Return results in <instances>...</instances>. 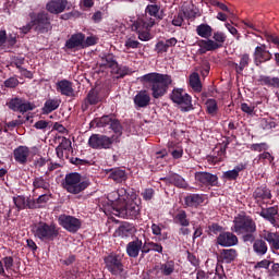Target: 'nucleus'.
<instances>
[{
    "instance_id": "obj_1",
    "label": "nucleus",
    "mask_w": 279,
    "mask_h": 279,
    "mask_svg": "<svg viewBox=\"0 0 279 279\" xmlns=\"http://www.w3.org/2000/svg\"><path fill=\"white\" fill-rule=\"evenodd\" d=\"M233 231L241 234L243 243H252L255 256H265L269 252V245L263 238H256V221L250 216H240L233 220Z\"/></svg>"
},
{
    "instance_id": "obj_2",
    "label": "nucleus",
    "mask_w": 279,
    "mask_h": 279,
    "mask_svg": "<svg viewBox=\"0 0 279 279\" xmlns=\"http://www.w3.org/2000/svg\"><path fill=\"white\" fill-rule=\"evenodd\" d=\"M98 128H110L116 135L92 134L88 138V146L92 149H111L113 143H121L123 125L112 116H102L95 120Z\"/></svg>"
},
{
    "instance_id": "obj_3",
    "label": "nucleus",
    "mask_w": 279,
    "mask_h": 279,
    "mask_svg": "<svg viewBox=\"0 0 279 279\" xmlns=\"http://www.w3.org/2000/svg\"><path fill=\"white\" fill-rule=\"evenodd\" d=\"M142 84H149L151 90V97L154 99H160L167 95L169 86L173 83L171 75L160 74L158 72H151L140 77Z\"/></svg>"
},
{
    "instance_id": "obj_4",
    "label": "nucleus",
    "mask_w": 279,
    "mask_h": 279,
    "mask_svg": "<svg viewBox=\"0 0 279 279\" xmlns=\"http://www.w3.org/2000/svg\"><path fill=\"white\" fill-rule=\"evenodd\" d=\"M31 232L35 239L41 243H51L57 236H60V229L56 223L39 221L31 226Z\"/></svg>"
},
{
    "instance_id": "obj_5",
    "label": "nucleus",
    "mask_w": 279,
    "mask_h": 279,
    "mask_svg": "<svg viewBox=\"0 0 279 279\" xmlns=\"http://www.w3.org/2000/svg\"><path fill=\"white\" fill-rule=\"evenodd\" d=\"M62 186L66 193L80 195V193H84V190L90 186V181L88 179H82V174L78 172H70L65 174Z\"/></svg>"
},
{
    "instance_id": "obj_6",
    "label": "nucleus",
    "mask_w": 279,
    "mask_h": 279,
    "mask_svg": "<svg viewBox=\"0 0 279 279\" xmlns=\"http://www.w3.org/2000/svg\"><path fill=\"white\" fill-rule=\"evenodd\" d=\"M113 215L121 219H138L141 217V205L135 201L117 203L111 206Z\"/></svg>"
},
{
    "instance_id": "obj_7",
    "label": "nucleus",
    "mask_w": 279,
    "mask_h": 279,
    "mask_svg": "<svg viewBox=\"0 0 279 279\" xmlns=\"http://www.w3.org/2000/svg\"><path fill=\"white\" fill-rule=\"evenodd\" d=\"M213 39H199L197 41V46L199 47L198 53L204 56V53H208V51H217V49H221L228 38L226 33L223 32H215L211 34Z\"/></svg>"
},
{
    "instance_id": "obj_8",
    "label": "nucleus",
    "mask_w": 279,
    "mask_h": 279,
    "mask_svg": "<svg viewBox=\"0 0 279 279\" xmlns=\"http://www.w3.org/2000/svg\"><path fill=\"white\" fill-rule=\"evenodd\" d=\"M33 26L34 32H37V34H49L51 29H53V25H51V17L49 16V13L41 11V12H31L28 14Z\"/></svg>"
},
{
    "instance_id": "obj_9",
    "label": "nucleus",
    "mask_w": 279,
    "mask_h": 279,
    "mask_svg": "<svg viewBox=\"0 0 279 279\" xmlns=\"http://www.w3.org/2000/svg\"><path fill=\"white\" fill-rule=\"evenodd\" d=\"M105 267L111 276H121L123 269V254L110 253L104 258Z\"/></svg>"
},
{
    "instance_id": "obj_10",
    "label": "nucleus",
    "mask_w": 279,
    "mask_h": 279,
    "mask_svg": "<svg viewBox=\"0 0 279 279\" xmlns=\"http://www.w3.org/2000/svg\"><path fill=\"white\" fill-rule=\"evenodd\" d=\"M173 104L181 106L182 112H191L193 110V98L182 88H174L170 94Z\"/></svg>"
},
{
    "instance_id": "obj_11",
    "label": "nucleus",
    "mask_w": 279,
    "mask_h": 279,
    "mask_svg": "<svg viewBox=\"0 0 279 279\" xmlns=\"http://www.w3.org/2000/svg\"><path fill=\"white\" fill-rule=\"evenodd\" d=\"M58 223L63 228V230H66L68 232H71L72 234H75V232H78L82 228V220L78 218H75L74 216L61 214L58 217Z\"/></svg>"
},
{
    "instance_id": "obj_12",
    "label": "nucleus",
    "mask_w": 279,
    "mask_h": 279,
    "mask_svg": "<svg viewBox=\"0 0 279 279\" xmlns=\"http://www.w3.org/2000/svg\"><path fill=\"white\" fill-rule=\"evenodd\" d=\"M274 58V54L269 50H267V45L260 44L257 46L253 53V60L255 66H262L265 62H269Z\"/></svg>"
},
{
    "instance_id": "obj_13",
    "label": "nucleus",
    "mask_w": 279,
    "mask_h": 279,
    "mask_svg": "<svg viewBox=\"0 0 279 279\" xmlns=\"http://www.w3.org/2000/svg\"><path fill=\"white\" fill-rule=\"evenodd\" d=\"M196 182L201 184V186L215 187L219 186V177L217 174H213L206 171L195 172L194 175Z\"/></svg>"
},
{
    "instance_id": "obj_14",
    "label": "nucleus",
    "mask_w": 279,
    "mask_h": 279,
    "mask_svg": "<svg viewBox=\"0 0 279 279\" xmlns=\"http://www.w3.org/2000/svg\"><path fill=\"white\" fill-rule=\"evenodd\" d=\"M99 104H101V96L99 95V90L92 88L84 98L81 105V110L86 112L89 110L90 106H97Z\"/></svg>"
},
{
    "instance_id": "obj_15",
    "label": "nucleus",
    "mask_w": 279,
    "mask_h": 279,
    "mask_svg": "<svg viewBox=\"0 0 279 279\" xmlns=\"http://www.w3.org/2000/svg\"><path fill=\"white\" fill-rule=\"evenodd\" d=\"M216 243L221 247H234V245H239V238L230 231H222L217 236Z\"/></svg>"
},
{
    "instance_id": "obj_16",
    "label": "nucleus",
    "mask_w": 279,
    "mask_h": 279,
    "mask_svg": "<svg viewBox=\"0 0 279 279\" xmlns=\"http://www.w3.org/2000/svg\"><path fill=\"white\" fill-rule=\"evenodd\" d=\"M108 180H112L116 184H123L128 182V171L121 168H110L105 170Z\"/></svg>"
},
{
    "instance_id": "obj_17",
    "label": "nucleus",
    "mask_w": 279,
    "mask_h": 279,
    "mask_svg": "<svg viewBox=\"0 0 279 279\" xmlns=\"http://www.w3.org/2000/svg\"><path fill=\"white\" fill-rule=\"evenodd\" d=\"M145 14L149 21H154V25L160 23L165 19V12L158 4H148L145 9Z\"/></svg>"
},
{
    "instance_id": "obj_18",
    "label": "nucleus",
    "mask_w": 279,
    "mask_h": 279,
    "mask_svg": "<svg viewBox=\"0 0 279 279\" xmlns=\"http://www.w3.org/2000/svg\"><path fill=\"white\" fill-rule=\"evenodd\" d=\"M56 90L64 97H75V89H73V82L63 78L56 83Z\"/></svg>"
},
{
    "instance_id": "obj_19",
    "label": "nucleus",
    "mask_w": 279,
    "mask_h": 279,
    "mask_svg": "<svg viewBox=\"0 0 279 279\" xmlns=\"http://www.w3.org/2000/svg\"><path fill=\"white\" fill-rule=\"evenodd\" d=\"M154 21L149 20L148 15L138 17L131 26L132 32H145V31H151V27H154Z\"/></svg>"
},
{
    "instance_id": "obj_20",
    "label": "nucleus",
    "mask_w": 279,
    "mask_h": 279,
    "mask_svg": "<svg viewBox=\"0 0 279 279\" xmlns=\"http://www.w3.org/2000/svg\"><path fill=\"white\" fill-rule=\"evenodd\" d=\"M278 207L272 206L268 208H262V210L259 211V216L263 217V219H265L266 221H269V223H271V226L276 228V226H278Z\"/></svg>"
},
{
    "instance_id": "obj_21",
    "label": "nucleus",
    "mask_w": 279,
    "mask_h": 279,
    "mask_svg": "<svg viewBox=\"0 0 279 279\" xmlns=\"http://www.w3.org/2000/svg\"><path fill=\"white\" fill-rule=\"evenodd\" d=\"M66 5H69V0H50L46 4V10L50 14H62L66 10Z\"/></svg>"
},
{
    "instance_id": "obj_22",
    "label": "nucleus",
    "mask_w": 279,
    "mask_h": 279,
    "mask_svg": "<svg viewBox=\"0 0 279 279\" xmlns=\"http://www.w3.org/2000/svg\"><path fill=\"white\" fill-rule=\"evenodd\" d=\"M206 202L204 194H187L184 197L185 208H199Z\"/></svg>"
},
{
    "instance_id": "obj_23",
    "label": "nucleus",
    "mask_w": 279,
    "mask_h": 279,
    "mask_svg": "<svg viewBox=\"0 0 279 279\" xmlns=\"http://www.w3.org/2000/svg\"><path fill=\"white\" fill-rule=\"evenodd\" d=\"M84 33H76L65 41L66 49H84Z\"/></svg>"
},
{
    "instance_id": "obj_24",
    "label": "nucleus",
    "mask_w": 279,
    "mask_h": 279,
    "mask_svg": "<svg viewBox=\"0 0 279 279\" xmlns=\"http://www.w3.org/2000/svg\"><path fill=\"white\" fill-rule=\"evenodd\" d=\"M136 232V227L130 222H122L121 226L116 230L117 236L120 239H130V236H134Z\"/></svg>"
},
{
    "instance_id": "obj_25",
    "label": "nucleus",
    "mask_w": 279,
    "mask_h": 279,
    "mask_svg": "<svg viewBox=\"0 0 279 279\" xmlns=\"http://www.w3.org/2000/svg\"><path fill=\"white\" fill-rule=\"evenodd\" d=\"M141 250H143V240L138 238H135V240L126 244V254L130 258H138Z\"/></svg>"
},
{
    "instance_id": "obj_26",
    "label": "nucleus",
    "mask_w": 279,
    "mask_h": 279,
    "mask_svg": "<svg viewBox=\"0 0 279 279\" xmlns=\"http://www.w3.org/2000/svg\"><path fill=\"white\" fill-rule=\"evenodd\" d=\"M29 147L27 146H19L13 150V156L15 162L19 165H27V159L29 158Z\"/></svg>"
},
{
    "instance_id": "obj_27",
    "label": "nucleus",
    "mask_w": 279,
    "mask_h": 279,
    "mask_svg": "<svg viewBox=\"0 0 279 279\" xmlns=\"http://www.w3.org/2000/svg\"><path fill=\"white\" fill-rule=\"evenodd\" d=\"M118 63L117 57L113 53H106L100 57V62L98 64L100 69H110L112 72Z\"/></svg>"
},
{
    "instance_id": "obj_28",
    "label": "nucleus",
    "mask_w": 279,
    "mask_h": 279,
    "mask_svg": "<svg viewBox=\"0 0 279 279\" xmlns=\"http://www.w3.org/2000/svg\"><path fill=\"white\" fill-rule=\"evenodd\" d=\"M253 197L256 199V202L271 199V190H269L267 185H262L253 192Z\"/></svg>"
},
{
    "instance_id": "obj_29",
    "label": "nucleus",
    "mask_w": 279,
    "mask_h": 279,
    "mask_svg": "<svg viewBox=\"0 0 279 279\" xmlns=\"http://www.w3.org/2000/svg\"><path fill=\"white\" fill-rule=\"evenodd\" d=\"M160 180L166 182V184H173L174 186H178V189H184V186H186V181L178 173H172L166 178H161Z\"/></svg>"
},
{
    "instance_id": "obj_30",
    "label": "nucleus",
    "mask_w": 279,
    "mask_h": 279,
    "mask_svg": "<svg viewBox=\"0 0 279 279\" xmlns=\"http://www.w3.org/2000/svg\"><path fill=\"white\" fill-rule=\"evenodd\" d=\"M60 104H62V100L58 98L47 99L41 108L43 114H51V112H54V110L60 108Z\"/></svg>"
},
{
    "instance_id": "obj_31",
    "label": "nucleus",
    "mask_w": 279,
    "mask_h": 279,
    "mask_svg": "<svg viewBox=\"0 0 279 279\" xmlns=\"http://www.w3.org/2000/svg\"><path fill=\"white\" fill-rule=\"evenodd\" d=\"M236 256H239V253H236L235 248H222L219 258L222 263L230 265V263L236 259Z\"/></svg>"
},
{
    "instance_id": "obj_32",
    "label": "nucleus",
    "mask_w": 279,
    "mask_h": 279,
    "mask_svg": "<svg viewBox=\"0 0 279 279\" xmlns=\"http://www.w3.org/2000/svg\"><path fill=\"white\" fill-rule=\"evenodd\" d=\"M250 62H252V59L250 58V53H243L240 56V62L233 63V66L235 69V73L238 75H243V71L250 66Z\"/></svg>"
},
{
    "instance_id": "obj_33",
    "label": "nucleus",
    "mask_w": 279,
    "mask_h": 279,
    "mask_svg": "<svg viewBox=\"0 0 279 279\" xmlns=\"http://www.w3.org/2000/svg\"><path fill=\"white\" fill-rule=\"evenodd\" d=\"M150 101L151 97H149V94H147L145 90L140 92L134 97V105L136 108H147Z\"/></svg>"
},
{
    "instance_id": "obj_34",
    "label": "nucleus",
    "mask_w": 279,
    "mask_h": 279,
    "mask_svg": "<svg viewBox=\"0 0 279 279\" xmlns=\"http://www.w3.org/2000/svg\"><path fill=\"white\" fill-rule=\"evenodd\" d=\"M260 86H268V88H279V77H271L267 75H260L258 78Z\"/></svg>"
},
{
    "instance_id": "obj_35",
    "label": "nucleus",
    "mask_w": 279,
    "mask_h": 279,
    "mask_svg": "<svg viewBox=\"0 0 279 279\" xmlns=\"http://www.w3.org/2000/svg\"><path fill=\"white\" fill-rule=\"evenodd\" d=\"M196 34L201 38H206V40H208L213 36V26H210L206 23H203V24L196 26Z\"/></svg>"
},
{
    "instance_id": "obj_36",
    "label": "nucleus",
    "mask_w": 279,
    "mask_h": 279,
    "mask_svg": "<svg viewBox=\"0 0 279 279\" xmlns=\"http://www.w3.org/2000/svg\"><path fill=\"white\" fill-rule=\"evenodd\" d=\"M173 221L177 226H181L182 228H189V226H191V220H189V216L185 210H180L174 216Z\"/></svg>"
},
{
    "instance_id": "obj_37",
    "label": "nucleus",
    "mask_w": 279,
    "mask_h": 279,
    "mask_svg": "<svg viewBox=\"0 0 279 279\" xmlns=\"http://www.w3.org/2000/svg\"><path fill=\"white\" fill-rule=\"evenodd\" d=\"M205 106L207 114H209L210 117H217V112H219V105L217 104L216 99H207Z\"/></svg>"
},
{
    "instance_id": "obj_38",
    "label": "nucleus",
    "mask_w": 279,
    "mask_h": 279,
    "mask_svg": "<svg viewBox=\"0 0 279 279\" xmlns=\"http://www.w3.org/2000/svg\"><path fill=\"white\" fill-rule=\"evenodd\" d=\"M160 271L162 276H171L173 271H175V262L173 260H167L163 264H160Z\"/></svg>"
},
{
    "instance_id": "obj_39",
    "label": "nucleus",
    "mask_w": 279,
    "mask_h": 279,
    "mask_svg": "<svg viewBox=\"0 0 279 279\" xmlns=\"http://www.w3.org/2000/svg\"><path fill=\"white\" fill-rule=\"evenodd\" d=\"M49 181L45 180V177H36L33 180V187L36 189H43L44 191H49L50 189Z\"/></svg>"
},
{
    "instance_id": "obj_40",
    "label": "nucleus",
    "mask_w": 279,
    "mask_h": 279,
    "mask_svg": "<svg viewBox=\"0 0 279 279\" xmlns=\"http://www.w3.org/2000/svg\"><path fill=\"white\" fill-rule=\"evenodd\" d=\"M184 19H187V21H195L197 16H199V10L192 5V8H186L183 11H181Z\"/></svg>"
},
{
    "instance_id": "obj_41",
    "label": "nucleus",
    "mask_w": 279,
    "mask_h": 279,
    "mask_svg": "<svg viewBox=\"0 0 279 279\" xmlns=\"http://www.w3.org/2000/svg\"><path fill=\"white\" fill-rule=\"evenodd\" d=\"M190 86L193 90L201 93L202 90V81L199 80V74L194 72L190 75Z\"/></svg>"
},
{
    "instance_id": "obj_42",
    "label": "nucleus",
    "mask_w": 279,
    "mask_h": 279,
    "mask_svg": "<svg viewBox=\"0 0 279 279\" xmlns=\"http://www.w3.org/2000/svg\"><path fill=\"white\" fill-rule=\"evenodd\" d=\"M7 106L10 110H13V112H21V108L23 106V98H12L7 102Z\"/></svg>"
},
{
    "instance_id": "obj_43",
    "label": "nucleus",
    "mask_w": 279,
    "mask_h": 279,
    "mask_svg": "<svg viewBox=\"0 0 279 279\" xmlns=\"http://www.w3.org/2000/svg\"><path fill=\"white\" fill-rule=\"evenodd\" d=\"M111 73L118 75V78H123L125 77V75H130V73L132 72L130 71V68L128 65H119V63H117V66L113 68Z\"/></svg>"
},
{
    "instance_id": "obj_44",
    "label": "nucleus",
    "mask_w": 279,
    "mask_h": 279,
    "mask_svg": "<svg viewBox=\"0 0 279 279\" xmlns=\"http://www.w3.org/2000/svg\"><path fill=\"white\" fill-rule=\"evenodd\" d=\"M117 193L119 198L117 203H112V206H114V204H123V202H128V197H130V193L128 192V189L120 187L118 189Z\"/></svg>"
},
{
    "instance_id": "obj_45",
    "label": "nucleus",
    "mask_w": 279,
    "mask_h": 279,
    "mask_svg": "<svg viewBox=\"0 0 279 279\" xmlns=\"http://www.w3.org/2000/svg\"><path fill=\"white\" fill-rule=\"evenodd\" d=\"M263 130H274L278 128V123L274 118L263 119L260 122Z\"/></svg>"
},
{
    "instance_id": "obj_46",
    "label": "nucleus",
    "mask_w": 279,
    "mask_h": 279,
    "mask_svg": "<svg viewBox=\"0 0 279 279\" xmlns=\"http://www.w3.org/2000/svg\"><path fill=\"white\" fill-rule=\"evenodd\" d=\"M279 236L278 232H271V231H267L264 230V235H263V240L268 243L269 245H271L274 243V241H276Z\"/></svg>"
},
{
    "instance_id": "obj_47",
    "label": "nucleus",
    "mask_w": 279,
    "mask_h": 279,
    "mask_svg": "<svg viewBox=\"0 0 279 279\" xmlns=\"http://www.w3.org/2000/svg\"><path fill=\"white\" fill-rule=\"evenodd\" d=\"M13 202L16 206V208H19V210H25L26 208V197L23 195H19L17 197L13 198Z\"/></svg>"
},
{
    "instance_id": "obj_48",
    "label": "nucleus",
    "mask_w": 279,
    "mask_h": 279,
    "mask_svg": "<svg viewBox=\"0 0 279 279\" xmlns=\"http://www.w3.org/2000/svg\"><path fill=\"white\" fill-rule=\"evenodd\" d=\"M241 110L242 112H245V114H248L250 117H252V114H254V110H256V105L242 102Z\"/></svg>"
},
{
    "instance_id": "obj_49",
    "label": "nucleus",
    "mask_w": 279,
    "mask_h": 279,
    "mask_svg": "<svg viewBox=\"0 0 279 279\" xmlns=\"http://www.w3.org/2000/svg\"><path fill=\"white\" fill-rule=\"evenodd\" d=\"M141 195L145 202H151V199H154V195H156V191H154V189L151 187H148V189H145L141 193Z\"/></svg>"
},
{
    "instance_id": "obj_50",
    "label": "nucleus",
    "mask_w": 279,
    "mask_h": 279,
    "mask_svg": "<svg viewBox=\"0 0 279 279\" xmlns=\"http://www.w3.org/2000/svg\"><path fill=\"white\" fill-rule=\"evenodd\" d=\"M155 51L158 56H162V53H167V51H169V48L165 41L160 40L155 45Z\"/></svg>"
},
{
    "instance_id": "obj_51",
    "label": "nucleus",
    "mask_w": 279,
    "mask_h": 279,
    "mask_svg": "<svg viewBox=\"0 0 279 279\" xmlns=\"http://www.w3.org/2000/svg\"><path fill=\"white\" fill-rule=\"evenodd\" d=\"M250 149L252 151H267V149H269V144L263 142V143H259V144H252Z\"/></svg>"
},
{
    "instance_id": "obj_52",
    "label": "nucleus",
    "mask_w": 279,
    "mask_h": 279,
    "mask_svg": "<svg viewBox=\"0 0 279 279\" xmlns=\"http://www.w3.org/2000/svg\"><path fill=\"white\" fill-rule=\"evenodd\" d=\"M58 147H60L61 149H63L64 151H71V149H73L71 140L66 138V137H62L60 144L58 145Z\"/></svg>"
},
{
    "instance_id": "obj_53",
    "label": "nucleus",
    "mask_w": 279,
    "mask_h": 279,
    "mask_svg": "<svg viewBox=\"0 0 279 279\" xmlns=\"http://www.w3.org/2000/svg\"><path fill=\"white\" fill-rule=\"evenodd\" d=\"M97 45V37L95 36H88L87 38H83V49H86L88 47H93Z\"/></svg>"
},
{
    "instance_id": "obj_54",
    "label": "nucleus",
    "mask_w": 279,
    "mask_h": 279,
    "mask_svg": "<svg viewBox=\"0 0 279 279\" xmlns=\"http://www.w3.org/2000/svg\"><path fill=\"white\" fill-rule=\"evenodd\" d=\"M124 47L128 49H140L141 44L138 40H134L132 37H130L125 40Z\"/></svg>"
},
{
    "instance_id": "obj_55",
    "label": "nucleus",
    "mask_w": 279,
    "mask_h": 279,
    "mask_svg": "<svg viewBox=\"0 0 279 279\" xmlns=\"http://www.w3.org/2000/svg\"><path fill=\"white\" fill-rule=\"evenodd\" d=\"M271 263L274 262L269 259H262L254 265V269H269Z\"/></svg>"
},
{
    "instance_id": "obj_56",
    "label": "nucleus",
    "mask_w": 279,
    "mask_h": 279,
    "mask_svg": "<svg viewBox=\"0 0 279 279\" xmlns=\"http://www.w3.org/2000/svg\"><path fill=\"white\" fill-rule=\"evenodd\" d=\"M183 23H184V15L180 11L177 15L173 16L172 25L174 27H182Z\"/></svg>"
},
{
    "instance_id": "obj_57",
    "label": "nucleus",
    "mask_w": 279,
    "mask_h": 279,
    "mask_svg": "<svg viewBox=\"0 0 279 279\" xmlns=\"http://www.w3.org/2000/svg\"><path fill=\"white\" fill-rule=\"evenodd\" d=\"M29 110H36V105L34 102H24L22 100V107L20 109V112H22V114H24V112H29Z\"/></svg>"
},
{
    "instance_id": "obj_58",
    "label": "nucleus",
    "mask_w": 279,
    "mask_h": 279,
    "mask_svg": "<svg viewBox=\"0 0 279 279\" xmlns=\"http://www.w3.org/2000/svg\"><path fill=\"white\" fill-rule=\"evenodd\" d=\"M150 31H140L137 32L138 34V39L147 43L148 40H151V33H149Z\"/></svg>"
},
{
    "instance_id": "obj_59",
    "label": "nucleus",
    "mask_w": 279,
    "mask_h": 279,
    "mask_svg": "<svg viewBox=\"0 0 279 279\" xmlns=\"http://www.w3.org/2000/svg\"><path fill=\"white\" fill-rule=\"evenodd\" d=\"M187 260L193 265V267H199V258L194 254L187 251Z\"/></svg>"
},
{
    "instance_id": "obj_60",
    "label": "nucleus",
    "mask_w": 279,
    "mask_h": 279,
    "mask_svg": "<svg viewBox=\"0 0 279 279\" xmlns=\"http://www.w3.org/2000/svg\"><path fill=\"white\" fill-rule=\"evenodd\" d=\"M2 263H4V267H5L7 271H10V269H12V267H14V257L5 256L2 258Z\"/></svg>"
},
{
    "instance_id": "obj_61",
    "label": "nucleus",
    "mask_w": 279,
    "mask_h": 279,
    "mask_svg": "<svg viewBox=\"0 0 279 279\" xmlns=\"http://www.w3.org/2000/svg\"><path fill=\"white\" fill-rule=\"evenodd\" d=\"M5 88H16L19 86V78L16 77H10L7 81H4Z\"/></svg>"
},
{
    "instance_id": "obj_62",
    "label": "nucleus",
    "mask_w": 279,
    "mask_h": 279,
    "mask_svg": "<svg viewBox=\"0 0 279 279\" xmlns=\"http://www.w3.org/2000/svg\"><path fill=\"white\" fill-rule=\"evenodd\" d=\"M259 162H263L264 160H268V162H272L275 160L274 156L269 151H264L257 156Z\"/></svg>"
},
{
    "instance_id": "obj_63",
    "label": "nucleus",
    "mask_w": 279,
    "mask_h": 279,
    "mask_svg": "<svg viewBox=\"0 0 279 279\" xmlns=\"http://www.w3.org/2000/svg\"><path fill=\"white\" fill-rule=\"evenodd\" d=\"M223 178L226 180H236L239 178L238 172L235 171V169L233 170H228L226 172H223Z\"/></svg>"
},
{
    "instance_id": "obj_64",
    "label": "nucleus",
    "mask_w": 279,
    "mask_h": 279,
    "mask_svg": "<svg viewBox=\"0 0 279 279\" xmlns=\"http://www.w3.org/2000/svg\"><path fill=\"white\" fill-rule=\"evenodd\" d=\"M26 208L31 210L38 208L37 201L32 198L31 196L26 197Z\"/></svg>"
}]
</instances>
